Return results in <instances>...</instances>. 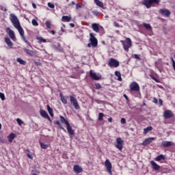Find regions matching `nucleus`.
<instances>
[{"mask_svg":"<svg viewBox=\"0 0 175 175\" xmlns=\"http://www.w3.org/2000/svg\"><path fill=\"white\" fill-rule=\"evenodd\" d=\"M150 131H152V126L146 127L144 129V135H147V133L150 132Z\"/></svg>","mask_w":175,"mask_h":175,"instance_id":"33","label":"nucleus"},{"mask_svg":"<svg viewBox=\"0 0 175 175\" xmlns=\"http://www.w3.org/2000/svg\"><path fill=\"white\" fill-rule=\"evenodd\" d=\"M120 122L122 124H126V120H125V118H122L120 120Z\"/></svg>","mask_w":175,"mask_h":175,"instance_id":"45","label":"nucleus"},{"mask_svg":"<svg viewBox=\"0 0 175 175\" xmlns=\"http://www.w3.org/2000/svg\"><path fill=\"white\" fill-rule=\"evenodd\" d=\"M154 137H148V139H145L143 143L142 146H148V144H150V143L154 140Z\"/></svg>","mask_w":175,"mask_h":175,"instance_id":"18","label":"nucleus"},{"mask_svg":"<svg viewBox=\"0 0 175 175\" xmlns=\"http://www.w3.org/2000/svg\"><path fill=\"white\" fill-rule=\"evenodd\" d=\"M34 64H35L36 65H38V66H40V65H42V63L38 62H34Z\"/></svg>","mask_w":175,"mask_h":175,"instance_id":"53","label":"nucleus"},{"mask_svg":"<svg viewBox=\"0 0 175 175\" xmlns=\"http://www.w3.org/2000/svg\"><path fill=\"white\" fill-rule=\"evenodd\" d=\"M142 3L147 8V9H150L152 3H159V0H144Z\"/></svg>","mask_w":175,"mask_h":175,"instance_id":"9","label":"nucleus"},{"mask_svg":"<svg viewBox=\"0 0 175 175\" xmlns=\"http://www.w3.org/2000/svg\"><path fill=\"white\" fill-rule=\"evenodd\" d=\"M0 98L1 100H5V94L2 92H0Z\"/></svg>","mask_w":175,"mask_h":175,"instance_id":"42","label":"nucleus"},{"mask_svg":"<svg viewBox=\"0 0 175 175\" xmlns=\"http://www.w3.org/2000/svg\"><path fill=\"white\" fill-rule=\"evenodd\" d=\"M10 20L11 23H12L14 28L16 27H19L20 25V21H18V18L14 14H10Z\"/></svg>","mask_w":175,"mask_h":175,"instance_id":"2","label":"nucleus"},{"mask_svg":"<svg viewBox=\"0 0 175 175\" xmlns=\"http://www.w3.org/2000/svg\"><path fill=\"white\" fill-rule=\"evenodd\" d=\"M116 143H117L116 145V148H118V150H120V151H121V150H122V144L124 143V140H122L121 137H118L116 139Z\"/></svg>","mask_w":175,"mask_h":175,"instance_id":"11","label":"nucleus"},{"mask_svg":"<svg viewBox=\"0 0 175 175\" xmlns=\"http://www.w3.org/2000/svg\"><path fill=\"white\" fill-rule=\"evenodd\" d=\"M16 122L18 123V125H19L20 126H21V125L24 124V122H23V120H21V119L20 118H17Z\"/></svg>","mask_w":175,"mask_h":175,"instance_id":"37","label":"nucleus"},{"mask_svg":"<svg viewBox=\"0 0 175 175\" xmlns=\"http://www.w3.org/2000/svg\"><path fill=\"white\" fill-rule=\"evenodd\" d=\"M124 98H125L126 99H128V96H127V95L124 94Z\"/></svg>","mask_w":175,"mask_h":175,"instance_id":"63","label":"nucleus"},{"mask_svg":"<svg viewBox=\"0 0 175 175\" xmlns=\"http://www.w3.org/2000/svg\"><path fill=\"white\" fill-rule=\"evenodd\" d=\"M153 103H158V99H157L156 98H153Z\"/></svg>","mask_w":175,"mask_h":175,"instance_id":"50","label":"nucleus"},{"mask_svg":"<svg viewBox=\"0 0 175 175\" xmlns=\"http://www.w3.org/2000/svg\"><path fill=\"white\" fill-rule=\"evenodd\" d=\"M16 62H18V64H20L21 65H27V62L20 57L16 58Z\"/></svg>","mask_w":175,"mask_h":175,"instance_id":"29","label":"nucleus"},{"mask_svg":"<svg viewBox=\"0 0 175 175\" xmlns=\"http://www.w3.org/2000/svg\"><path fill=\"white\" fill-rule=\"evenodd\" d=\"M55 124H56V125H59V126H61V123L59 122V120H56V121L55 122Z\"/></svg>","mask_w":175,"mask_h":175,"instance_id":"52","label":"nucleus"},{"mask_svg":"<svg viewBox=\"0 0 175 175\" xmlns=\"http://www.w3.org/2000/svg\"><path fill=\"white\" fill-rule=\"evenodd\" d=\"M27 156L29 158V159H33V156H32V154L27 153Z\"/></svg>","mask_w":175,"mask_h":175,"instance_id":"47","label":"nucleus"},{"mask_svg":"<svg viewBox=\"0 0 175 175\" xmlns=\"http://www.w3.org/2000/svg\"><path fill=\"white\" fill-rule=\"evenodd\" d=\"M61 129H62V131H64V132H66V130L65 129H64V127H62V126H61Z\"/></svg>","mask_w":175,"mask_h":175,"instance_id":"60","label":"nucleus"},{"mask_svg":"<svg viewBox=\"0 0 175 175\" xmlns=\"http://www.w3.org/2000/svg\"><path fill=\"white\" fill-rule=\"evenodd\" d=\"M15 28H16V29H18L24 42L27 43V44H28V46H30V47H32V46L31 45V42H28V40H27V39H25V36H24V30L23 29V27H21V25H19V26H18Z\"/></svg>","mask_w":175,"mask_h":175,"instance_id":"3","label":"nucleus"},{"mask_svg":"<svg viewBox=\"0 0 175 175\" xmlns=\"http://www.w3.org/2000/svg\"><path fill=\"white\" fill-rule=\"evenodd\" d=\"M92 13L94 16H98V14H99V12L98 11H93Z\"/></svg>","mask_w":175,"mask_h":175,"instance_id":"48","label":"nucleus"},{"mask_svg":"<svg viewBox=\"0 0 175 175\" xmlns=\"http://www.w3.org/2000/svg\"><path fill=\"white\" fill-rule=\"evenodd\" d=\"M66 129L69 135H75V131L72 129V126H70V124L66 125Z\"/></svg>","mask_w":175,"mask_h":175,"instance_id":"22","label":"nucleus"},{"mask_svg":"<svg viewBox=\"0 0 175 175\" xmlns=\"http://www.w3.org/2000/svg\"><path fill=\"white\" fill-rule=\"evenodd\" d=\"M108 121H109V122H113V118L110 117V118L108 119Z\"/></svg>","mask_w":175,"mask_h":175,"instance_id":"55","label":"nucleus"},{"mask_svg":"<svg viewBox=\"0 0 175 175\" xmlns=\"http://www.w3.org/2000/svg\"><path fill=\"white\" fill-rule=\"evenodd\" d=\"M89 75L92 80H96V81L102 79V75L100 73H96L92 70H90Z\"/></svg>","mask_w":175,"mask_h":175,"instance_id":"5","label":"nucleus"},{"mask_svg":"<svg viewBox=\"0 0 175 175\" xmlns=\"http://www.w3.org/2000/svg\"><path fill=\"white\" fill-rule=\"evenodd\" d=\"M95 87L96 90H100L102 88V85H100L99 83H96Z\"/></svg>","mask_w":175,"mask_h":175,"instance_id":"44","label":"nucleus"},{"mask_svg":"<svg viewBox=\"0 0 175 175\" xmlns=\"http://www.w3.org/2000/svg\"><path fill=\"white\" fill-rule=\"evenodd\" d=\"M150 165L152 166V168L154 169V170H159V169H161V166L157 164V163H155V161H150Z\"/></svg>","mask_w":175,"mask_h":175,"instance_id":"17","label":"nucleus"},{"mask_svg":"<svg viewBox=\"0 0 175 175\" xmlns=\"http://www.w3.org/2000/svg\"><path fill=\"white\" fill-rule=\"evenodd\" d=\"M70 102L74 106L75 110L80 109V106L79 105L77 99H76V98H75L73 96H70Z\"/></svg>","mask_w":175,"mask_h":175,"instance_id":"6","label":"nucleus"},{"mask_svg":"<svg viewBox=\"0 0 175 175\" xmlns=\"http://www.w3.org/2000/svg\"><path fill=\"white\" fill-rule=\"evenodd\" d=\"M71 5H75V1H72L71 3L68 4V6H71Z\"/></svg>","mask_w":175,"mask_h":175,"instance_id":"58","label":"nucleus"},{"mask_svg":"<svg viewBox=\"0 0 175 175\" xmlns=\"http://www.w3.org/2000/svg\"><path fill=\"white\" fill-rule=\"evenodd\" d=\"M4 40L6 44H8V47H10V49H12L13 47V42H12V40H10V38H5Z\"/></svg>","mask_w":175,"mask_h":175,"instance_id":"21","label":"nucleus"},{"mask_svg":"<svg viewBox=\"0 0 175 175\" xmlns=\"http://www.w3.org/2000/svg\"><path fill=\"white\" fill-rule=\"evenodd\" d=\"M59 95H60L61 99L64 97V95H62V93H60Z\"/></svg>","mask_w":175,"mask_h":175,"instance_id":"62","label":"nucleus"},{"mask_svg":"<svg viewBox=\"0 0 175 175\" xmlns=\"http://www.w3.org/2000/svg\"><path fill=\"white\" fill-rule=\"evenodd\" d=\"M23 51L27 54V55H29V57H35V55H36V52L29 50L27 48H23Z\"/></svg>","mask_w":175,"mask_h":175,"instance_id":"13","label":"nucleus"},{"mask_svg":"<svg viewBox=\"0 0 175 175\" xmlns=\"http://www.w3.org/2000/svg\"><path fill=\"white\" fill-rule=\"evenodd\" d=\"M46 27L49 28V29H51V22L50 21H47L46 22Z\"/></svg>","mask_w":175,"mask_h":175,"instance_id":"38","label":"nucleus"},{"mask_svg":"<svg viewBox=\"0 0 175 175\" xmlns=\"http://www.w3.org/2000/svg\"><path fill=\"white\" fill-rule=\"evenodd\" d=\"M94 2L97 6H99L100 8H103V3L99 0H94Z\"/></svg>","mask_w":175,"mask_h":175,"instance_id":"34","label":"nucleus"},{"mask_svg":"<svg viewBox=\"0 0 175 175\" xmlns=\"http://www.w3.org/2000/svg\"><path fill=\"white\" fill-rule=\"evenodd\" d=\"M134 57H135V58L136 59H140V57H139V55H137V54H135V55H134Z\"/></svg>","mask_w":175,"mask_h":175,"instance_id":"49","label":"nucleus"},{"mask_svg":"<svg viewBox=\"0 0 175 175\" xmlns=\"http://www.w3.org/2000/svg\"><path fill=\"white\" fill-rule=\"evenodd\" d=\"M46 109L48 110V112L49 113V115L51 117H54V113L53 112V108L50 107V105L46 106Z\"/></svg>","mask_w":175,"mask_h":175,"instance_id":"30","label":"nucleus"},{"mask_svg":"<svg viewBox=\"0 0 175 175\" xmlns=\"http://www.w3.org/2000/svg\"><path fill=\"white\" fill-rule=\"evenodd\" d=\"M60 121L62 124H65L66 126L69 124V122L66 120V119H65V118L62 116H60Z\"/></svg>","mask_w":175,"mask_h":175,"instance_id":"28","label":"nucleus"},{"mask_svg":"<svg viewBox=\"0 0 175 175\" xmlns=\"http://www.w3.org/2000/svg\"><path fill=\"white\" fill-rule=\"evenodd\" d=\"M115 76L118 77V81H122V78H121V72H120V71H116Z\"/></svg>","mask_w":175,"mask_h":175,"instance_id":"32","label":"nucleus"},{"mask_svg":"<svg viewBox=\"0 0 175 175\" xmlns=\"http://www.w3.org/2000/svg\"><path fill=\"white\" fill-rule=\"evenodd\" d=\"M104 114L103 113H98V121H102L103 120V117H104Z\"/></svg>","mask_w":175,"mask_h":175,"instance_id":"36","label":"nucleus"},{"mask_svg":"<svg viewBox=\"0 0 175 175\" xmlns=\"http://www.w3.org/2000/svg\"><path fill=\"white\" fill-rule=\"evenodd\" d=\"M143 25L147 31H152V27H151V25L147 24V23H143Z\"/></svg>","mask_w":175,"mask_h":175,"instance_id":"31","label":"nucleus"},{"mask_svg":"<svg viewBox=\"0 0 175 175\" xmlns=\"http://www.w3.org/2000/svg\"><path fill=\"white\" fill-rule=\"evenodd\" d=\"M16 137V134L12 133L11 134H10V135L8 137V142H10V143H12V142H13V139Z\"/></svg>","mask_w":175,"mask_h":175,"instance_id":"27","label":"nucleus"},{"mask_svg":"<svg viewBox=\"0 0 175 175\" xmlns=\"http://www.w3.org/2000/svg\"><path fill=\"white\" fill-rule=\"evenodd\" d=\"M105 167L107 168V172H108L109 174L113 175V172H111V163L109 159H106L105 162Z\"/></svg>","mask_w":175,"mask_h":175,"instance_id":"10","label":"nucleus"},{"mask_svg":"<svg viewBox=\"0 0 175 175\" xmlns=\"http://www.w3.org/2000/svg\"><path fill=\"white\" fill-rule=\"evenodd\" d=\"M52 47L56 51H61L62 49L61 48V44L59 43H55L52 45Z\"/></svg>","mask_w":175,"mask_h":175,"instance_id":"20","label":"nucleus"},{"mask_svg":"<svg viewBox=\"0 0 175 175\" xmlns=\"http://www.w3.org/2000/svg\"><path fill=\"white\" fill-rule=\"evenodd\" d=\"M80 8H81V5L80 3H77L76 4V9L79 10Z\"/></svg>","mask_w":175,"mask_h":175,"instance_id":"46","label":"nucleus"},{"mask_svg":"<svg viewBox=\"0 0 175 175\" xmlns=\"http://www.w3.org/2000/svg\"><path fill=\"white\" fill-rule=\"evenodd\" d=\"M72 20V17L68 16H63L62 18V21H64L66 23H69Z\"/></svg>","mask_w":175,"mask_h":175,"instance_id":"26","label":"nucleus"},{"mask_svg":"<svg viewBox=\"0 0 175 175\" xmlns=\"http://www.w3.org/2000/svg\"><path fill=\"white\" fill-rule=\"evenodd\" d=\"M70 27H71V28H75V25L73 23H70Z\"/></svg>","mask_w":175,"mask_h":175,"instance_id":"57","label":"nucleus"},{"mask_svg":"<svg viewBox=\"0 0 175 175\" xmlns=\"http://www.w3.org/2000/svg\"><path fill=\"white\" fill-rule=\"evenodd\" d=\"M6 32L8 33L10 38L12 40H16V36L14 35V31L10 29V27H7L6 28Z\"/></svg>","mask_w":175,"mask_h":175,"instance_id":"12","label":"nucleus"},{"mask_svg":"<svg viewBox=\"0 0 175 175\" xmlns=\"http://www.w3.org/2000/svg\"><path fill=\"white\" fill-rule=\"evenodd\" d=\"M122 43L126 51H128L130 47H132V40L129 38H126V40L124 41H122Z\"/></svg>","mask_w":175,"mask_h":175,"instance_id":"4","label":"nucleus"},{"mask_svg":"<svg viewBox=\"0 0 175 175\" xmlns=\"http://www.w3.org/2000/svg\"><path fill=\"white\" fill-rule=\"evenodd\" d=\"M164 118L167 120V118H172L173 117V112L170 110H166L163 112Z\"/></svg>","mask_w":175,"mask_h":175,"instance_id":"14","label":"nucleus"},{"mask_svg":"<svg viewBox=\"0 0 175 175\" xmlns=\"http://www.w3.org/2000/svg\"><path fill=\"white\" fill-rule=\"evenodd\" d=\"M61 100H62V103H64V105H66V103H68V101L66 100V97H62L61 98Z\"/></svg>","mask_w":175,"mask_h":175,"instance_id":"41","label":"nucleus"},{"mask_svg":"<svg viewBox=\"0 0 175 175\" xmlns=\"http://www.w3.org/2000/svg\"><path fill=\"white\" fill-rule=\"evenodd\" d=\"M48 6L49 8H51V9H54V8H55V5L51 3H48Z\"/></svg>","mask_w":175,"mask_h":175,"instance_id":"43","label":"nucleus"},{"mask_svg":"<svg viewBox=\"0 0 175 175\" xmlns=\"http://www.w3.org/2000/svg\"><path fill=\"white\" fill-rule=\"evenodd\" d=\"M32 6L33 9H36V4H35V3H32Z\"/></svg>","mask_w":175,"mask_h":175,"instance_id":"56","label":"nucleus"},{"mask_svg":"<svg viewBox=\"0 0 175 175\" xmlns=\"http://www.w3.org/2000/svg\"><path fill=\"white\" fill-rule=\"evenodd\" d=\"M90 36L89 42H90V43L88 44V47H96L98 46V39L95 38L92 33H90Z\"/></svg>","mask_w":175,"mask_h":175,"instance_id":"1","label":"nucleus"},{"mask_svg":"<svg viewBox=\"0 0 175 175\" xmlns=\"http://www.w3.org/2000/svg\"><path fill=\"white\" fill-rule=\"evenodd\" d=\"M51 33H52L53 35H55V31H54V30L51 31Z\"/></svg>","mask_w":175,"mask_h":175,"instance_id":"59","label":"nucleus"},{"mask_svg":"<svg viewBox=\"0 0 175 175\" xmlns=\"http://www.w3.org/2000/svg\"><path fill=\"white\" fill-rule=\"evenodd\" d=\"M31 24L32 25H33L34 27H38V25H39V23H38V21H36V19H33L31 21Z\"/></svg>","mask_w":175,"mask_h":175,"instance_id":"35","label":"nucleus"},{"mask_svg":"<svg viewBox=\"0 0 175 175\" xmlns=\"http://www.w3.org/2000/svg\"><path fill=\"white\" fill-rule=\"evenodd\" d=\"M40 114L43 117V118H46V120H49V121H50V116H49V114L45 110L41 109L40 111Z\"/></svg>","mask_w":175,"mask_h":175,"instance_id":"15","label":"nucleus"},{"mask_svg":"<svg viewBox=\"0 0 175 175\" xmlns=\"http://www.w3.org/2000/svg\"><path fill=\"white\" fill-rule=\"evenodd\" d=\"M160 14L163 16H166V17L170 16V12L169 11V10L161 9L160 10Z\"/></svg>","mask_w":175,"mask_h":175,"instance_id":"16","label":"nucleus"},{"mask_svg":"<svg viewBox=\"0 0 175 175\" xmlns=\"http://www.w3.org/2000/svg\"><path fill=\"white\" fill-rule=\"evenodd\" d=\"M154 161H156L157 162L165 161V156L163 154H160L155 157Z\"/></svg>","mask_w":175,"mask_h":175,"instance_id":"24","label":"nucleus"},{"mask_svg":"<svg viewBox=\"0 0 175 175\" xmlns=\"http://www.w3.org/2000/svg\"><path fill=\"white\" fill-rule=\"evenodd\" d=\"M38 40L41 43H46V39L42 38V37H38Z\"/></svg>","mask_w":175,"mask_h":175,"instance_id":"39","label":"nucleus"},{"mask_svg":"<svg viewBox=\"0 0 175 175\" xmlns=\"http://www.w3.org/2000/svg\"><path fill=\"white\" fill-rule=\"evenodd\" d=\"M173 143L170 141H164L162 142V146L163 147H170V146H172Z\"/></svg>","mask_w":175,"mask_h":175,"instance_id":"25","label":"nucleus"},{"mask_svg":"<svg viewBox=\"0 0 175 175\" xmlns=\"http://www.w3.org/2000/svg\"><path fill=\"white\" fill-rule=\"evenodd\" d=\"M114 26L117 27L118 28L120 27V25L117 22H114Z\"/></svg>","mask_w":175,"mask_h":175,"instance_id":"51","label":"nucleus"},{"mask_svg":"<svg viewBox=\"0 0 175 175\" xmlns=\"http://www.w3.org/2000/svg\"><path fill=\"white\" fill-rule=\"evenodd\" d=\"M159 103H160L161 106H162V105H163V101H162L161 99L159 100Z\"/></svg>","mask_w":175,"mask_h":175,"instance_id":"54","label":"nucleus"},{"mask_svg":"<svg viewBox=\"0 0 175 175\" xmlns=\"http://www.w3.org/2000/svg\"><path fill=\"white\" fill-rule=\"evenodd\" d=\"M61 29H62V31L65 32V29H64V27H62Z\"/></svg>","mask_w":175,"mask_h":175,"instance_id":"64","label":"nucleus"},{"mask_svg":"<svg viewBox=\"0 0 175 175\" xmlns=\"http://www.w3.org/2000/svg\"><path fill=\"white\" fill-rule=\"evenodd\" d=\"M74 171L75 172V173H81L83 172V168L79 165H75Z\"/></svg>","mask_w":175,"mask_h":175,"instance_id":"19","label":"nucleus"},{"mask_svg":"<svg viewBox=\"0 0 175 175\" xmlns=\"http://www.w3.org/2000/svg\"><path fill=\"white\" fill-rule=\"evenodd\" d=\"M108 65L111 68H118L120 66V62L113 58H111L108 62Z\"/></svg>","mask_w":175,"mask_h":175,"instance_id":"8","label":"nucleus"},{"mask_svg":"<svg viewBox=\"0 0 175 175\" xmlns=\"http://www.w3.org/2000/svg\"><path fill=\"white\" fill-rule=\"evenodd\" d=\"M92 28L94 32H99V25L97 23H92Z\"/></svg>","mask_w":175,"mask_h":175,"instance_id":"23","label":"nucleus"},{"mask_svg":"<svg viewBox=\"0 0 175 175\" xmlns=\"http://www.w3.org/2000/svg\"><path fill=\"white\" fill-rule=\"evenodd\" d=\"M129 87L131 91H134L135 92H139V91H140V86H139V84L135 81L130 83Z\"/></svg>","mask_w":175,"mask_h":175,"instance_id":"7","label":"nucleus"},{"mask_svg":"<svg viewBox=\"0 0 175 175\" xmlns=\"http://www.w3.org/2000/svg\"><path fill=\"white\" fill-rule=\"evenodd\" d=\"M40 144L41 148L46 149L47 148V147H49V146L46 145L44 143L40 142Z\"/></svg>","mask_w":175,"mask_h":175,"instance_id":"40","label":"nucleus"},{"mask_svg":"<svg viewBox=\"0 0 175 175\" xmlns=\"http://www.w3.org/2000/svg\"><path fill=\"white\" fill-rule=\"evenodd\" d=\"M171 61L172 62V64H174V62H175L174 59H173V57H171Z\"/></svg>","mask_w":175,"mask_h":175,"instance_id":"61","label":"nucleus"}]
</instances>
